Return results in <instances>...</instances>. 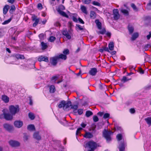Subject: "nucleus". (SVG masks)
<instances>
[{
    "label": "nucleus",
    "mask_w": 151,
    "mask_h": 151,
    "mask_svg": "<svg viewBox=\"0 0 151 151\" xmlns=\"http://www.w3.org/2000/svg\"><path fill=\"white\" fill-rule=\"evenodd\" d=\"M122 135L121 134H118L116 136V138L118 141H120L122 139Z\"/></svg>",
    "instance_id": "obj_49"
},
{
    "label": "nucleus",
    "mask_w": 151,
    "mask_h": 151,
    "mask_svg": "<svg viewBox=\"0 0 151 151\" xmlns=\"http://www.w3.org/2000/svg\"><path fill=\"white\" fill-rule=\"evenodd\" d=\"M119 145L118 148L119 151H124L125 144L124 141H122L119 143Z\"/></svg>",
    "instance_id": "obj_13"
},
{
    "label": "nucleus",
    "mask_w": 151,
    "mask_h": 151,
    "mask_svg": "<svg viewBox=\"0 0 151 151\" xmlns=\"http://www.w3.org/2000/svg\"><path fill=\"white\" fill-rule=\"evenodd\" d=\"M23 124V122L20 120L16 121L14 122L15 127L18 128H21Z\"/></svg>",
    "instance_id": "obj_12"
},
{
    "label": "nucleus",
    "mask_w": 151,
    "mask_h": 151,
    "mask_svg": "<svg viewBox=\"0 0 151 151\" xmlns=\"http://www.w3.org/2000/svg\"><path fill=\"white\" fill-rule=\"evenodd\" d=\"M92 4L93 5L95 6H101V4L99 2L96 1H92Z\"/></svg>",
    "instance_id": "obj_44"
},
{
    "label": "nucleus",
    "mask_w": 151,
    "mask_h": 151,
    "mask_svg": "<svg viewBox=\"0 0 151 151\" xmlns=\"http://www.w3.org/2000/svg\"><path fill=\"white\" fill-rule=\"evenodd\" d=\"M19 106L18 105H16L15 106L11 105L9 107L10 112L12 115H15L19 111Z\"/></svg>",
    "instance_id": "obj_3"
},
{
    "label": "nucleus",
    "mask_w": 151,
    "mask_h": 151,
    "mask_svg": "<svg viewBox=\"0 0 151 151\" xmlns=\"http://www.w3.org/2000/svg\"><path fill=\"white\" fill-rule=\"evenodd\" d=\"M81 9L82 12L86 14H88V12L87 11L86 8L83 5H81Z\"/></svg>",
    "instance_id": "obj_21"
},
{
    "label": "nucleus",
    "mask_w": 151,
    "mask_h": 151,
    "mask_svg": "<svg viewBox=\"0 0 151 151\" xmlns=\"http://www.w3.org/2000/svg\"><path fill=\"white\" fill-rule=\"evenodd\" d=\"M110 114L109 113H106L104 114L103 118L106 119L109 117Z\"/></svg>",
    "instance_id": "obj_50"
},
{
    "label": "nucleus",
    "mask_w": 151,
    "mask_h": 151,
    "mask_svg": "<svg viewBox=\"0 0 151 151\" xmlns=\"http://www.w3.org/2000/svg\"><path fill=\"white\" fill-rule=\"evenodd\" d=\"M121 12L124 15L128 16L129 15V12L125 9H122L121 10Z\"/></svg>",
    "instance_id": "obj_36"
},
{
    "label": "nucleus",
    "mask_w": 151,
    "mask_h": 151,
    "mask_svg": "<svg viewBox=\"0 0 151 151\" xmlns=\"http://www.w3.org/2000/svg\"><path fill=\"white\" fill-rule=\"evenodd\" d=\"M29 117L31 120H33L35 118V116L34 114L32 113H29Z\"/></svg>",
    "instance_id": "obj_41"
},
{
    "label": "nucleus",
    "mask_w": 151,
    "mask_h": 151,
    "mask_svg": "<svg viewBox=\"0 0 151 151\" xmlns=\"http://www.w3.org/2000/svg\"><path fill=\"white\" fill-rule=\"evenodd\" d=\"M55 25L56 27H60L61 26L60 24L58 22H56L55 24Z\"/></svg>",
    "instance_id": "obj_63"
},
{
    "label": "nucleus",
    "mask_w": 151,
    "mask_h": 151,
    "mask_svg": "<svg viewBox=\"0 0 151 151\" xmlns=\"http://www.w3.org/2000/svg\"><path fill=\"white\" fill-rule=\"evenodd\" d=\"M131 6L132 8L136 12L138 11V9L137 8L136 5L134 3L131 4Z\"/></svg>",
    "instance_id": "obj_42"
},
{
    "label": "nucleus",
    "mask_w": 151,
    "mask_h": 151,
    "mask_svg": "<svg viewBox=\"0 0 151 151\" xmlns=\"http://www.w3.org/2000/svg\"><path fill=\"white\" fill-rule=\"evenodd\" d=\"M78 113L79 114L81 115L83 113V110L82 109H80L78 111Z\"/></svg>",
    "instance_id": "obj_61"
},
{
    "label": "nucleus",
    "mask_w": 151,
    "mask_h": 151,
    "mask_svg": "<svg viewBox=\"0 0 151 151\" xmlns=\"http://www.w3.org/2000/svg\"><path fill=\"white\" fill-rule=\"evenodd\" d=\"M37 8L38 9L40 10L42 9V4L40 3L38 4H37Z\"/></svg>",
    "instance_id": "obj_56"
},
{
    "label": "nucleus",
    "mask_w": 151,
    "mask_h": 151,
    "mask_svg": "<svg viewBox=\"0 0 151 151\" xmlns=\"http://www.w3.org/2000/svg\"><path fill=\"white\" fill-rule=\"evenodd\" d=\"M78 15L76 13L73 14L72 16V19L73 22H77L78 21L77 19V17Z\"/></svg>",
    "instance_id": "obj_27"
},
{
    "label": "nucleus",
    "mask_w": 151,
    "mask_h": 151,
    "mask_svg": "<svg viewBox=\"0 0 151 151\" xmlns=\"http://www.w3.org/2000/svg\"><path fill=\"white\" fill-rule=\"evenodd\" d=\"M130 79H127L126 76H124L121 79L120 81L122 83H124Z\"/></svg>",
    "instance_id": "obj_32"
},
{
    "label": "nucleus",
    "mask_w": 151,
    "mask_h": 151,
    "mask_svg": "<svg viewBox=\"0 0 151 151\" xmlns=\"http://www.w3.org/2000/svg\"><path fill=\"white\" fill-rule=\"evenodd\" d=\"M28 100L29 101V104H33V100L32 97L31 96H29L28 98Z\"/></svg>",
    "instance_id": "obj_48"
},
{
    "label": "nucleus",
    "mask_w": 151,
    "mask_h": 151,
    "mask_svg": "<svg viewBox=\"0 0 151 151\" xmlns=\"http://www.w3.org/2000/svg\"><path fill=\"white\" fill-rule=\"evenodd\" d=\"M93 134L90 132H86L84 135V137L86 138L90 139L93 137Z\"/></svg>",
    "instance_id": "obj_17"
},
{
    "label": "nucleus",
    "mask_w": 151,
    "mask_h": 151,
    "mask_svg": "<svg viewBox=\"0 0 151 151\" xmlns=\"http://www.w3.org/2000/svg\"><path fill=\"white\" fill-rule=\"evenodd\" d=\"M50 63L53 66H56L58 63V59L57 56L51 57L50 58Z\"/></svg>",
    "instance_id": "obj_7"
},
{
    "label": "nucleus",
    "mask_w": 151,
    "mask_h": 151,
    "mask_svg": "<svg viewBox=\"0 0 151 151\" xmlns=\"http://www.w3.org/2000/svg\"><path fill=\"white\" fill-rule=\"evenodd\" d=\"M23 140L24 142L27 141L28 139L29 136L26 133H24Z\"/></svg>",
    "instance_id": "obj_40"
},
{
    "label": "nucleus",
    "mask_w": 151,
    "mask_h": 151,
    "mask_svg": "<svg viewBox=\"0 0 151 151\" xmlns=\"http://www.w3.org/2000/svg\"><path fill=\"white\" fill-rule=\"evenodd\" d=\"M58 60L61 59L64 60H65L67 58V56L63 54H61L59 55L58 56H57Z\"/></svg>",
    "instance_id": "obj_18"
},
{
    "label": "nucleus",
    "mask_w": 151,
    "mask_h": 151,
    "mask_svg": "<svg viewBox=\"0 0 151 151\" xmlns=\"http://www.w3.org/2000/svg\"><path fill=\"white\" fill-rule=\"evenodd\" d=\"M97 72V69L96 68H91L89 72V74L92 76H95Z\"/></svg>",
    "instance_id": "obj_14"
},
{
    "label": "nucleus",
    "mask_w": 151,
    "mask_h": 151,
    "mask_svg": "<svg viewBox=\"0 0 151 151\" xmlns=\"http://www.w3.org/2000/svg\"><path fill=\"white\" fill-rule=\"evenodd\" d=\"M15 57L18 60L24 59H25L24 55L19 54H16L15 55Z\"/></svg>",
    "instance_id": "obj_22"
},
{
    "label": "nucleus",
    "mask_w": 151,
    "mask_h": 151,
    "mask_svg": "<svg viewBox=\"0 0 151 151\" xmlns=\"http://www.w3.org/2000/svg\"><path fill=\"white\" fill-rule=\"evenodd\" d=\"M109 48V50L112 51L114 49V43L113 42H110L108 45Z\"/></svg>",
    "instance_id": "obj_25"
},
{
    "label": "nucleus",
    "mask_w": 151,
    "mask_h": 151,
    "mask_svg": "<svg viewBox=\"0 0 151 151\" xmlns=\"http://www.w3.org/2000/svg\"><path fill=\"white\" fill-rule=\"evenodd\" d=\"M32 20L33 21H35V22L33 24V26L34 27L36 26L39 22V19L36 18V17H32Z\"/></svg>",
    "instance_id": "obj_16"
},
{
    "label": "nucleus",
    "mask_w": 151,
    "mask_h": 151,
    "mask_svg": "<svg viewBox=\"0 0 151 151\" xmlns=\"http://www.w3.org/2000/svg\"><path fill=\"white\" fill-rule=\"evenodd\" d=\"M139 36V34L137 32L134 33L132 35L131 39L132 41H134L136 40Z\"/></svg>",
    "instance_id": "obj_23"
},
{
    "label": "nucleus",
    "mask_w": 151,
    "mask_h": 151,
    "mask_svg": "<svg viewBox=\"0 0 151 151\" xmlns=\"http://www.w3.org/2000/svg\"><path fill=\"white\" fill-rule=\"evenodd\" d=\"M12 19V18L11 17L5 21L3 22L2 23V24L3 25H5L8 24L11 21Z\"/></svg>",
    "instance_id": "obj_43"
},
{
    "label": "nucleus",
    "mask_w": 151,
    "mask_h": 151,
    "mask_svg": "<svg viewBox=\"0 0 151 151\" xmlns=\"http://www.w3.org/2000/svg\"><path fill=\"white\" fill-rule=\"evenodd\" d=\"M55 39L56 38L55 37L51 36L50 37L49 40L50 42H52L54 41Z\"/></svg>",
    "instance_id": "obj_52"
},
{
    "label": "nucleus",
    "mask_w": 151,
    "mask_h": 151,
    "mask_svg": "<svg viewBox=\"0 0 151 151\" xmlns=\"http://www.w3.org/2000/svg\"><path fill=\"white\" fill-rule=\"evenodd\" d=\"M92 0H82L83 3L84 4L88 5L90 4Z\"/></svg>",
    "instance_id": "obj_37"
},
{
    "label": "nucleus",
    "mask_w": 151,
    "mask_h": 151,
    "mask_svg": "<svg viewBox=\"0 0 151 151\" xmlns=\"http://www.w3.org/2000/svg\"><path fill=\"white\" fill-rule=\"evenodd\" d=\"M96 17V14L94 11H91L90 12V17L92 19H94Z\"/></svg>",
    "instance_id": "obj_26"
},
{
    "label": "nucleus",
    "mask_w": 151,
    "mask_h": 151,
    "mask_svg": "<svg viewBox=\"0 0 151 151\" xmlns=\"http://www.w3.org/2000/svg\"><path fill=\"white\" fill-rule=\"evenodd\" d=\"M58 76H53L51 79V81H54L55 83L56 80L58 79Z\"/></svg>",
    "instance_id": "obj_47"
},
{
    "label": "nucleus",
    "mask_w": 151,
    "mask_h": 151,
    "mask_svg": "<svg viewBox=\"0 0 151 151\" xmlns=\"http://www.w3.org/2000/svg\"><path fill=\"white\" fill-rule=\"evenodd\" d=\"M15 10V7L14 5H12L11 6V9H10L9 12L10 13H13L14 12Z\"/></svg>",
    "instance_id": "obj_39"
},
{
    "label": "nucleus",
    "mask_w": 151,
    "mask_h": 151,
    "mask_svg": "<svg viewBox=\"0 0 151 151\" xmlns=\"http://www.w3.org/2000/svg\"><path fill=\"white\" fill-rule=\"evenodd\" d=\"M93 119L94 122H96L99 120L98 117L96 116H93Z\"/></svg>",
    "instance_id": "obj_54"
},
{
    "label": "nucleus",
    "mask_w": 151,
    "mask_h": 151,
    "mask_svg": "<svg viewBox=\"0 0 151 151\" xmlns=\"http://www.w3.org/2000/svg\"><path fill=\"white\" fill-rule=\"evenodd\" d=\"M78 20L79 21V22L81 23V24H84V22L83 20L81 19V18L80 17H79L78 18Z\"/></svg>",
    "instance_id": "obj_62"
},
{
    "label": "nucleus",
    "mask_w": 151,
    "mask_h": 151,
    "mask_svg": "<svg viewBox=\"0 0 151 151\" xmlns=\"http://www.w3.org/2000/svg\"><path fill=\"white\" fill-rule=\"evenodd\" d=\"M92 112L90 111H87L86 112V116L87 117H89L90 116L92 115Z\"/></svg>",
    "instance_id": "obj_45"
},
{
    "label": "nucleus",
    "mask_w": 151,
    "mask_h": 151,
    "mask_svg": "<svg viewBox=\"0 0 151 151\" xmlns=\"http://www.w3.org/2000/svg\"><path fill=\"white\" fill-rule=\"evenodd\" d=\"M38 37L40 40H43L44 39V34L43 33H41L39 35Z\"/></svg>",
    "instance_id": "obj_55"
},
{
    "label": "nucleus",
    "mask_w": 151,
    "mask_h": 151,
    "mask_svg": "<svg viewBox=\"0 0 151 151\" xmlns=\"http://www.w3.org/2000/svg\"><path fill=\"white\" fill-rule=\"evenodd\" d=\"M63 53L64 55H65L69 54V50L68 49H65L63 51Z\"/></svg>",
    "instance_id": "obj_51"
},
{
    "label": "nucleus",
    "mask_w": 151,
    "mask_h": 151,
    "mask_svg": "<svg viewBox=\"0 0 151 151\" xmlns=\"http://www.w3.org/2000/svg\"><path fill=\"white\" fill-rule=\"evenodd\" d=\"M106 32V29L105 28H103L102 30L99 31L98 32V34H101L102 35L104 34Z\"/></svg>",
    "instance_id": "obj_46"
},
{
    "label": "nucleus",
    "mask_w": 151,
    "mask_h": 151,
    "mask_svg": "<svg viewBox=\"0 0 151 151\" xmlns=\"http://www.w3.org/2000/svg\"><path fill=\"white\" fill-rule=\"evenodd\" d=\"M127 28L130 34H131L133 32L134 29L132 26L129 24Z\"/></svg>",
    "instance_id": "obj_28"
},
{
    "label": "nucleus",
    "mask_w": 151,
    "mask_h": 151,
    "mask_svg": "<svg viewBox=\"0 0 151 151\" xmlns=\"http://www.w3.org/2000/svg\"><path fill=\"white\" fill-rule=\"evenodd\" d=\"M2 111L3 113L0 115V119H4L7 120H10L12 119V116L9 114L8 109H3Z\"/></svg>",
    "instance_id": "obj_1"
},
{
    "label": "nucleus",
    "mask_w": 151,
    "mask_h": 151,
    "mask_svg": "<svg viewBox=\"0 0 151 151\" xmlns=\"http://www.w3.org/2000/svg\"><path fill=\"white\" fill-rule=\"evenodd\" d=\"M58 12L62 16L67 18H68V15L65 12L62 11H59V12Z\"/></svg>",
    "instance_id": "obj_33"
},
{
    "label": "nucleus",
    "mask_w": 151,
    "mask_h": 151,
    "mask_svg": "<svg viewBox=\"0 0 151 151\" xmlns=\"http://www.w3.org/2000/svg\"><path fill=\"white\" fill-rule=\"evenodd\" d=\"M2 99L5 103H7L9 101V98L6 95L2 96Z\"/></svg>",
    "instance_id": "obj_29"
},
{
    "label": "nucleus",
    "mask_w": 151,
    "mask_h": 151,
    "mask_svg": "<svg viewBox=\"0 0 151 151\" xmlns=\"http://www.w3.org/2000/svg\"><path fill=\"white\" fill-rule=\"evenodd\" d=\"M27 129L29 131H34L35 130V128L34 125L30 124L28 126Z\"/></svg>",
    "instance_id": "obj_31"
},
{
    "label": "nucleus",
    "mask_w": 151,
    "mask_h": 151,
    "mask_svg": "<svg viewBox=\"0 0 151 151\" xmlns=\"http://www.w3.org/2000/svg\"><path fill=\"white\" fill-rule=\"evenodd\" d=\"M62 33L68 40H70L71 38V36L69 35L66 29L62 31Z\"/></svg>",
    "instance_id": "obj_15"
},
{
    "label": "nucleus",
    "mask_w": 151,
    "mask_h": 151,
    "mask_svg": "<svg viewBox=\"0 0 151 151\" xmlns=\"http://www.w3.org/2000/svg\"><path fill=\"white\" fill-rule=\"evenodd\" d=\"M65 6L63 5H60L58 6V8L57 9V11L59 12V11H62L65 9Z\"/></svg>",
    "instance_id": "obj_30"
},
{
    "label": "nucleus",
    "mask_w": 151,
    "mask_h": 151,
    "mask_svg": "<svg viewBox=\"0 0 151 151\" xmlns=\"http://www.w3.org/2000/svg\"><path fill=\"white\" fill-rule=\"evenodd\" d=\"M33 137L34 139L38 141L40 140L41 139V135L40 134L39 132L38 131L35 132Z\"/></svg>",
    "instance_id": "obj_10"
},
{
    "label": "nucleus",
    "mask_w": 151,
    "mask_h": 151,
    "mask_svg": "<svg viewBox=\"0 0 151 151\" xmlns=\"http://www.w3.org/2000/svg\"><path fill=\"white\" fill-rule=\"evenodd\" d=\"M38 60L40 62L43 61L47 63L49 62L48 58L47 57L43 55L39 56L38 58Z\"/></svg>",
    "instance_id": "obj_11"
},
{
    "label": "nucleus",
    "mask_w": 151,
    "mask_h": 151,
    "mask_svg": "<svg viewBox=\"0 0 151 151\" xmlns=\"http://www.w3.org/2000/svg\"><path fill=\"white\" fill-rule=\"evenodd\" d=\"M42 46V50L46 49L47 47V45L46 43H44L43 42L41 43Z\"/></svg>",
    "instance_id": "obj_35"
},
{
    "label": "nucleus",
    "mask_w": 151,
    "mask_h": 151,
    "mask_svg": "<svg viewBox=\"0 0 151 151\" xmlns=\"http://www.w3.org/2000/svg\"><path fill=\"white\" fill-rule=\"evenodd\" d=\"M9 6L8 5H5L3 8V13L4 14H6L8 11Z\"/></svg>",
    "instance_id": "obj_24"
},
{
    "label": "nucleus",
    "mask_w": 151,
    "mask_h": 151,
    "mask_svg": "<svg viewBox=\"0 0 151 151\" xmlns=\"http://www.w3.org/2000/svg\"><path fill=\"white\" fill-rule=\"evenodd\" d=\"M72 103L70 100L68 99V101H66L64 100H62L60 102V104H71Z\"/></svg>",
    "instance_id": "obj_38"
},
{
    "label": "nucleus",
    "mask_w": 151,
    "mask_h": 151,
    "mask_svg": "<svg viewBox=\"0 0 151 151\" xmlns=\"http://www.w3.org/2000/svg\"><path fill=\"white\" fill-rule=\"evenodd\" d=\"M145 120L149 126L151 125V117H148L145 119Z\"/></svg>",
    "instance_id": "obj_34"
},
{
    "label": "nucleus",
    "mask_w": 151,
    "mask_h": 151,
    "mask_svg": "<svg viewBox=\"0 0 151 151\" xmlns=\"http://www.w3.org/2000/svg\"><path fill=\"white\" fill-rule=\"evenodd\" d=\"M129 112L131 114H134L135 112V110L134 108H131L129 109Z\"/></svg>",
    "instance_id": "obj_58"
},
{
    "label": "nucleus",
    "mask_w": 151,
    "mask_h": 151,
    "mask_svg": "<svg viewBox=\"0 0 151 151\" xmlns=\"http://www.w3.org/2000/svg\"><path fill=\"white\" fill-rule=\"evenodd\" d=\"M97 145L96 143L93 141H90L87 142L85 145V147L91 149L88 151H93L97 147Z\"/></svg>",
    "instance_id": "obj_2"
},
{
    "label": "nucleus",
    "mask_w": 151,
    "mask_h": 151,
    "mask_svg": "<svg viewBox=\"0 0 151 151\" xmlns=\"http://www.w3.org/2000/svg\"><path fill=\"white\" fill-rule=\"evenodd\" d=\"M95 22L98 29H101L102 28L101 24L99 20L98 19H96L95 21Z\"/></svg>",
    "instance_id": "obj_19"
},
{
    "label": "nucleus",
    "mask_w": 151,
    "mask_h": 151,
    "mask_svg": "<svg viewBox=\"0 0 151 151\" xmlns=\"http://www.w3.org/2000/svg\"><path fill=\"white\" fill-rule=\"evenodd\" d=\"M139 73L141 74H143L144 73V70H143V69L141 67L139 68Z\"/></svg>",
    "instance_id": "obj_57"
},
{
    "label": "nucleus",
    "mask_w": 151,
    "mask_h": 151,
    "mask_svg": "<svg viewBox=\"0 0 151 151\" xmlns=\"http://www.w3.org/2000/svg\"><path fill=\"white\" fill-rule=\"evenodd\" d=\"M78 107V106L76 104H68V105H63V109L66 111H68L72 109L74 111L77 110Z\"/></svg>",
    "instance_id": "obj_4"
},
{
    "label": "nucleus",
    "mask_w": 151,
    "mask_h": 151,
    "mask_svg": "<svg viewBox=\"0 0 151 151\" xmlns=\"http://www.w3.org/2000/svg\"><path fill=\"white\" fill-rule=\"evenodd\" d=\"M113 18L114 20H117L119 18L120 15L118 9H114L113 10Z\"/></svg>",
    "instance_id": "obj_6"
},
{
    "label": "nucleus",
    "mask_w": 151,
    "mask_h": 151,
    "mask_svg": "<svg viewBox=\"0 0 151 151\" xmlns=\"http://www.w3.org/2000/svg\"><path fill=\"white\" fill-rule=\"evenodd\" d=\"M3 127L6 130L9 132H11L13 129V127L8 124H4L3 125Z\"/></svg>",
    "instance_id": "obj_9"
},
{
    "label": "nucleus",
    "mask_w": 151,
    "mask_h": 151,
    "mask_svg": "<svg viewBox=\"0 0 151 151\" xmlns=\"http://www.w3.org/2000/svg\"><path fill=\"white\" fill-rule=\"evenodd\" d=\"M55 91V88L54 85H51L49 86V92L50 93H54Z\"/></svg>",
    "instance_id": "obj_20"
},
{
    "label": "nucleus",
    "mask_w": 151,
    "mask_h": 151,
    "mask_svg": "<svg viewBox=\"0 0 151 151\" xmlns=\"http://www.w3.org/2000/svg\"><path fill=\"white\" fill-rule=\"evenodd\" d=\"M103 50H104V51L106 52H110L109 51V48H108V47H103Z\"/></svg>",
    "instance_id": "obj_59"
},
{
    "label": "nucleus",
    "mask_w": 151,
    "mask_h": 151,
    "mask_svg": "<svg viewBox=\"0 0 151 151\" xmlns=\"http://www.w3.org/2000/svg\"><path fill=\"white\" fill-rule=\"evenodd\" d=\"M76 27L78 28L80 30H82L83 29V28L79 24H76Z\"/></svg>",
    "instance_id": "obj_53"
},
{
    "label": "nucleus",
    "mask_w": 151,
    "mask_h": 151,
    "mask_svg": "<svg viewBox=\"0 0 151 151\" xmlns=\"http://www.w3.org/2000/svg\"><path fill=\"white\" fill-rule=\"evenodd\" d=\"M113 133L111 131H108L105 130L103 133L104 137L106 139L107 142H109L111 140L110 135Z\"/></svg>",
    "instance_id": "obj_5"
},
{
    "label": "nucleus",
    "mask_w": 151,
    "mask_h": 151,
    "mask_svg": "<svg viewBox=\"0 0 151 151\" xmlns=\"http://www.w3.org/2000/svg\"><path fill=\"white\" fill-rule=\"evenodd\" d=\"M149 34L147 36V40H149L151 37V32H149Z\"/></svg>",
    "instance_id": "obj_64"
},
{
    "label": "nucleus",
    "mask_w": 151,
    "mask_h": 151,
    "mask_svg": "<svg viewBox=\"0 0 151 151\" xmlns=\"http://www.w3.org/2000/svg\"><path fill=\"white\" fill-rule=\"evenodd\" d=\"M98 88L100 89H103V86L101 84V83L100 81V83H99L98 86Z\"/></svg>",
    "instance_id": "obj_60"
},
{
    "label": "nucleus",
    "mask_w": 151,
    "mask_h": 151,
    "mask_svg": "<svg viewBox=\"0 0 151 151\" xmlns=\"http://www.w3.org/2000/svg\"><path fill=\"white\" fill-rule=\"evenodd\" d=\"M9 143L10 146L14 147H18L20 145L19 143L15 140H11L9 142Z\"/></svg>",
    "instance_id": "obj_8"
}]
</instances>
